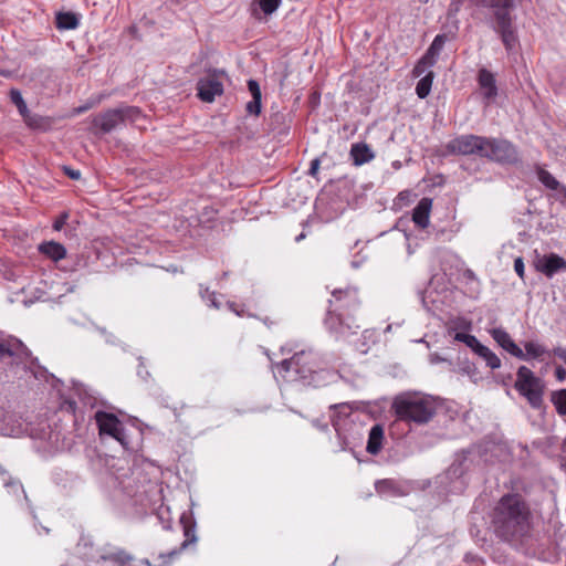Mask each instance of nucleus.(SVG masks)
<instances>
[{
    "instance_id": "51",
    "label": "nucleus",
    "mask_w": 566,
    "mask_h": 566,
    "mask_svg": "<svg viewBox=\"0 0 566 566\" xmlns=\"http://www.w3.org/2000/svg\"><path fill=\"white\" fill-rule=\"evenodd\" d=\"M305 238V234L304 233H301L300 235L296 237V241L300 242L302 239Z\"/></svg>"
},
{
    "instance_id": "35",
    "label": "nucleus",
    "mask_w": 566,
    "mask_h": 566,
    "mask_svg": "<svg viewBox=\"0 0 566 566\" xmlns=\"http://www.w3.org/2000/svg\"><path fill=\"white\" fill-rule=\"evenodd\" d=\"M261 97H252L250 102L245 105V111L250 115H260L261 113Z\"/></svg>"
},
{
    "instance_id": "52",
    "label": "nucleus",
    "mask_w": 566,
    "mask_h": 566,
    "mask_svg": "<svg viewBox=\"0 0 566 566\" xmlns=\"http://www.w3.org/2000/svg\"><path fill=\"white\" fill-rule=\"evenodd\" d=\"M391 327H392V325H391V324L387 325V327H386V329H385V333L391 332Z\"/></svg>"
},
{
    "instance_id": "33",
    "label": "nucleus",
    "mask_w": 566,
    "mask_h": 566,
    "mask_svg": "<svg viewBox=\"0 0 566 566\" xmlns=\"http://www.w3.org/2000/svg\"><path fill=\"white\" fill-rule=\"evenodd\" d=\"M118 111L122 114L123 123L125 120L135 122L140 116V111L135 106H123Z\"/></svg>"
},
{
    "instance_id": "23",
    "label": "nucleus",
    "mask_w": 566,
    "mask_h": 566,
    "mask_svg": "<svg viewBox=\"0 0 566 566\" xmlns=\"http://www.w3.org/2000/svg\"><path fill=\"white\" fill-rule=\"evenodd\" d=\"M99 559L104 562L111 560L118 564L119 566H125L133 559V557L124 549L118 548L113 552L102 554Z\"/></svg>"
},
{
    "instance_id": "12",
    "label": "nucleus",
    "mask_w": 566,
    "mask_h": 566,
    "mask_svg": "<svg viewBox=\"0 0 566 566\" xmlns=\"http://www.w3.org/2000/svg\"><path fill=\"white\" fill-rule=\"evenodd\" d=\"M444 43L446 35H437L431 45L429 46V49L427 50L426 54L419 60L413 71H426L427 69L434 66L438 56L444 46Z\"/></svg>"
},
{
    "instance_id": "31",
    "label": "nucleus",
    "mask_w": 566,
    "mask_h": 566,
    "mask_svg": "<svg viewBox=\"0 0 566 566\" xmlns=\"http://www.w3.org/2000/svg\"><path fill=\"white\" fill-rule=\"evenodd\" d=\"M176 552L171 551L167 554H160L157 559L151 563L149 559H143L142 563L146 566H171Z\"/></svg>"
},
{
    "instance_id": "5",
    "label": "nucleus",
    "mask_w": 566,
    "mask_h": 566,
    "mask_svg": "<svg viewBox=\"0 0 566 566\" xmlns=\"http://www.w3.org/2000/svg\"><path fill=\"white\" fill-rule=\"evenodd\" d=\"M514 388L532 408L539 409L543 406L544 382L528 367H518Z\"/></svg>"
},
{
    "instance_id": "26",
    "label": "nucleus",
    "mask_w": 566,
    "mask_h": 566,
    "mask_svg": "<svg viewBox=\"0 0 566 566\" xmlns=\"http://www.w3.org/2000/svg\"><path fill=\"white\" fill-rule=\"evenodd\" d=\"M476 355L482 358L491 369H497L501 367V359L489 347L482 345Z\"/></svg>"
},
{
    "instance_id": "42",
    "label": "nucleus",
    "mask_w": 566,
    "mask_h": 566,
    "mask_svg": "<svg viewBox=\"0 0 566 566\" xmlns=\"http://www.w3.org/2000/svg\"><path fill=\"white\" fill-rule=\"evenodd\" d=\"M555 377L558 381H564L566 379V368L557 366L555 368Z\"/></svg>"
},
{
    "instance_id": "40",
    "label": "nucleus",
    "mask_w": 566,
    "mask_h": 566,
    "mask_svg": "<svg viewBox=\"0 0 566 566\" xmlns=\"http://www.w3.org/2000/svg\"><path fill=\"white\" fill-rule=\"evenodd\" d=\"M319 159L318 158H315L311 161V166H310V169H308V175L312 176V177H315L318 172V169H319Z\"/></svg>"
},
{
    "instance_id": "20",
    "label": "nucleus",
    "mask_w": 566,
    "mask_h": 566,
    "mask_svg": "<svg viewBox=\"0 0 566 566\" xmlns=\"http://www.w3.org/2000/svg\"><path fill=\"white\" fill-rule=\"evenodd\" d=\"M41 253L57 262L65 258L66 249L61 243L55 241L44 242L39 247Z\"/></svg>"
},
{
    "instance_id": "56",
    "label": "nucleus",
    "mask_w": 566,
    "mask_h": 566,
    "mask_svg": "<svg viewBox=\"0 0 566 566\" xmlns=\"http://www.w3.org/2000/svg\"><path fill=\"white\" fill-rule=\"evenodd\" d=\"M86 109H87V107H81V108L77 109V113L84 112Z\"/></svg>"
},
{
    "instance_id": "18",
    "label": "nucleus",
    "mask_w": 566,
    "mask_h": 566,
    "mask_svg": "<svg viewBox=\"0 0 566 566\" xmlns=\"http://www.w3.org/2000/svg\"><path fill=\"white\" fill-rule=\"evenodd\" d=\"M382 440L384 428L380 424L373 426L368 434L366 451L370 454L379 453L382 448Z\"/></svg>"
},
{
    "instance_id": "1",
    "label": "nucleus",
    "mask_w": 566,
    "mask_h": 566,
    "mask_svg": "<svg viewBox=\"0 0 566 566\" xmlns=\"http://www.w3.org/2000/svg\"><path fill=\"white\" fill-rule=\"evenodd\" d=\"M531 510L522 495L509 493L496 503L492 514V525L497 537L511 542L527 534Z\"/></svg>"
},
{
    "instance_id": "6",
    "label": "nucleus",
    "mask_w": 566,
    "mask_h": 566,
    "mask_svg": "<svg viewBox=\"0 0 566 566\" xmlns=\"http://www.w3.org/2000/svg\"><path fill=\"white\" fill-rule=\"evenodd\" d=\"M484 142L482 158L509 165L518 161V151L509 140L484 137Z\"/></svg>"
},
{
    "instance_id": "47",
    "label": "nucleus",
    "mask_w": 566,
    "mask_h": 566,
    "mask_svg": "<svg viewBox=\"0 0 566 566\" xmlns=\"http://www.w3.org/2000/svg\"><path fill=\"white\" fill-rule=\"evenodd\" d=\"M228 306L231 311H233L237 315H242V313L237 308V305L235 303L233 302H228Z\"/></svg>"
},
{
    "instance_id": "19",
    "label": "nucleus",
    "mask_w": 566,
    "mask_h": 566,
    "mask_svg": "<svg viewBox=\"0 0 566 566\" xmlns=\"http://www.w3.org/2000/svg\"><path fill=\"white\" fill-rule=\"evenodd\" d=\"M350 156L356 166L364 165L374 158V153L367 144L357 143L352 146Z\"/></svg>"
},
{
    "instance_id": "54",
    "label": "nucleus",
    "mask_w": 566,
    "mask_h": 566,
    "mask_svg": "<svg viewBox=\"0 0 566 566\" xmlns=\"http://www.w3.org/2000/svg\"><path fill=\"white\" fill-rule=\"evenodd\" d=\"M138 374H139L143 378H145L142 374L148 375V371H145V370H140V369H139V370H138Z\"/></svg>"
},
{
    "instance_id": "21",
    "label": "nucleus",
    "mask_w": 566,
    "mask_h": 566,
    "mask_svg": "<svg viewBox=\"0 0 566 566\" xmlns=\"http://www.w3.org/2000/svg\"><path fill=\"white\" fill-rule=\"evenodd\" d=\"M179 525L182 526L184 535L186 537L185 541L182 542L181 546L179 547V549L180 548L185 549L190 544H195L197 542V536H196V533H195L196 524H195V522L190 523L188 521L187 516L185 514H182L179 517Z\"/></svg>"
},
{
    "instance_id": "9",
    "label": "nucleus",
    "mask_w": 566,
    "mask_h": 566,
    "mask_svg": "<svg viewBox=\"0 0 566 566\" xmlns=\"http://www.w3.org/2000/svg\"><path fill=\"white\" fill-rule=\"evenodd\" d=\"M484 136L462 135L447 144L448 153L452 155H476L482 157Z\"/></svg>"
},
{
    "instance_id": "30",
    "label": "nucleus",
    "mask_w": 566,
    "mask_h": 566,
    "mask_svg": "<svg viewBox=\"0 0 566 566\" xmlns=\"http://www.w3.org/2000/svg\"><path fill=\"white\" fill-rule=\"evenodd\" d=\"M281 4V0H254L253 11L255 12V6H258L264 14H272Z\"/></svg>"
},
{
    "instance_id": "49",
    "label": "nucleus",
    "mask_w": 566,
    "mask_h": 566,
    "mask_svg": "<svg viewBox=\"0 0 566 566\" xmlns=\"http://www.w3.org/2000/svg\"><path fill=\"white\" fill-rule=\"evenodd\" d=\"M563 202L566 203V188L562 187Z\"/></svg>"
},
{
    "instance_id": "4",
    "label": "nucleus",
    "mask_w": 566,
    "mask_h": 566,
    "mask_svg": "<svg viewBox=\"0 0 566 566\" xmlns=\"http://www.w3.org/2000/svg\"><path fill=\"white\" fill-rule=\"evenodd\" d=\"M392 409L397 418L418 426L428 423L437 412L434 400L420 394H403L394 399Z\"/></svg>"
},
{
    "instance_id": "43",
    "label": "nucleus",
    "mask_w": 566,
    "mask_h": 566,
    "mask_svg": "<svg viewBox=\"0 0 566 566\" xmlns=\"http://www.w3.org/2000/svg\"><path fill=\"white\" fill-rule=\"evenodd\" d=\"M66 219H67L66 213L61 216L57 220L54 221L53 229L56 231H60L63 228V226L65 224Z\"/></svg>"
},
{
    "instance_id": "27",
    "label": "nucleus",
    "mask_w": 566,
    "mask_h": 566,
    "mask_svg": "<svg viewBox=\"0 0 566 566\" xmlns=\"http://www.w3.org/2000/svg\"><path fill=\"white\" fill-rule=\"evenodd\" d=\"M432 83H433V73H427L423 77H421L418 81V83L416 85V94L418 95L419 98L423 99L430 94Z\"/></svg>"
},
{
    "instance_id": "29",
    "label": "nucleus",
    "mask_w": 566,
    "mask_h": 566,
    "mask_svg": "<svg viewBox=\"0 0 566 566\" xmlns=\"http://www.w3.org/2000/svg\"><path fill=\"white\" fill-rule=\"evenodd\" d=\"M552 402L560 416H566V389H560L552 394Z\"/></svg>"
},
{
    "instance_id": "32",
    "label": "nucleus",
    "mask_w": 566,
    "mask_h": 566,
    "mask_svg": "<svg viewBox=\"0 0 566 566\" xmlns=\"http://www.w3.org/2000/svg\"><path fill=\"white\" fill-rule=\"evenodd\" d=\"M157 517L165 530H172V517L169 506L160 505L157 511Z\"/></svg>"
},
{
    "instance_id": "39",
    "label": "nucleus",
    "mask_w": 566,
    "mask_h": 566,
    "mask_svg": "<svg viewBox=\"0 0 566 566\" xmlns=\"http://www.w3.org/2000/svg\"><path fill=\"white\" fill-rule=\"evenodd\" d=\"M552 354L566 364V347H562V346L554 347L552 350Z\"/></svg>"
},
{
    "instance_id": "34",
    "label": "nucleus",
    "mask_w": 566,
    "mask_h": 566,
    "mask_svg": "<svg viewBox=\"0 0 566 566\" xmlns=\"http://www.w3.org/2000/svg\"><path fill=\"white\" fill-rule=\"evenodd\" d=\"M200 295L201 297L208 302V304L214 308H220V303L218 302L217 300V296H216V293L214 292H211L209 291L208 287L206 289H200Z\"/></svg>"
},
{
    "instance_id": "55",
    "label": "nucleus",
    "mask_w": 566,
    "mask_h": 566,
    "mask_svg": "<svg viewBox=\"0 0 566 566\" xmlns=\"http://www.w3.org/2000/svg\"><path fill=\"white\" fill-rule=\"evenodd\" d=\"M138 374H139L143 378H145L142 374L148 375V371H145V370H140V369H139V370H138Z\"/></svg>"
},
{
    "instance_id": "15",
    "label": "nucleus",
    "mask_w": 566,
    "mask_h": 566,
    "mask_svg": "<svg viewBox=\"0 0 566 566\" xmlns=\"http://www.w3.org/2000/svg\"><path fill=\"white\" fill-rule=\"evenodd\" d=\"M122 114L118 108L108 109L107 112L94 117L93 125L104 134L112 132L119 124H122Z\"/></svg>"
},
{
    "instance_id": "45",
    "label": "nucleus",
    "mask_w": 566,
    "mask_h": 566,
    "mask_svg": "<svg viewBox=\"0 0 566 566\" xmlns=\"http://www.w3.org/2000/svg\"><path fill=\"white\" fill-rule=\"evenodd\" d=\"M391 484L389 480L378 481L376 483V489L378 492H381L384 488H387Z\"/></svg>"
},
{
    "instance_id": "57",
    "label": "nucleus",
    "mask_w": 566,
    "mask_h": 566,
    "mask_svg": "<svg viewBox=\"0 0 566 566\" xmlns=\"http://www.w3.org/2000/svg\"><path fill=\"white\" fill-rule=\"evenodd\" d=\"M228 276V272H223L222 279H226Z\"/></svg>"
},
{
    "instance_id": "8",
    "label": "nucleus",
    "mask_w": 566,
    "mask_h": 566,
    "mask_svg": "<svg viewBox=\"0 0 566 566\" xmlns=\"http://www.w3.org/2000/svg\"><path fill=\"white\" fill-rule=\"evenodd\" d=\"M279 366L284 373L293 370L298 378L306 379L319 368V361L312 350H302L292 358L282 360Z\"/></svg>"
},
{
    "instance_id": "41",
    "label": "nucleus",
    "mask_w": 566,
    "mask_h": 566,
    "mask_svg": "<svg viewBox=\"0 0 566 566\" xmlns=\"http://www.w3.org/2000/svg\"><path fill=\"white\" fill-rule=\"evenodd\" d=\"M64 172L73 180H78L81 178L80 170L72 169L70 167H64Z\"/></svg>"
},
{
    "instance_id": "2",
    "label": "nucleus",
    "mask_w": 566,
    "mask_h": 566,
    "mask_svg": "<svg viewBox=\"0 0 566 566\" xmlns=\"http://www.w3.org/2000/svg\"><path fill=\"white\" fill-rule=\"evenodd\" d=\"M332 295L325 318L327 329L338 338L356 334L360 328L356 316L360 307L357 290L354 287L335 290Z\"/></svg>"
},
{
    "instance_id": "36",
    "label": "nucleus",
    "mask_w": 566,
    "mask_h": 566,
    "mask_svg": "<svg viewBox=\"0 0 566 566\" xmlns=\"http://www.w3.org/2000/svg\"><path fill=\"white\" fill-rule=\"evenodd\" d=\"M248 88H249L252 97H262L260 85H259V83L256 81L249 80L248 81Z\"/></svg>"
},
{
    "instance_id": "24",
    "label": "nucleus",
    "mask_w": 566,
    "mask_h": 566,
    "mask_svg": "<svg viewBox=\"0 0 566 566\" xmlns=\"http://www.w3.org/2000/svg\"><path fill=\"white\" fill-rule=\"evenodd\" d=\"M78 25V19L73 12H59L56 14V27L63 30H72Z\"/></svg>"
},
{
    "instance_id": "17",
    "label": "nucleus",
    "mask_w": 566,
    "mask_h": 566,
    "mask_svg": "<svg viewBox=\"0 0 566 566\" xmlns=\"http://www.w3.org/2000/svg\"><path fill=\"white\" fill-rule=\"evenodd\" d=\"M479 85L484 98L490 103L497 96V85L493 73H479Z\"/></svg>"
},
{
    "instance_id": "7",
    "label": "nucleus",
    "mask_w": 566,
    "mask_h": 566,
    "mask_svg": "<svg viewBox=\"0 0 566 566\" xmlns=\"http://www.w3.org/2000/svg\"><path fill=\"white\" fill-rule=\"evenodd\" d=\"M29 348L18 338L0 342V366L12 367L33 363Z\"/></svg>"
},
{
    "instance_id": "28",
    "label": "nucleus",
    "mask_w": 566,
    "mask_h": 566,
    "mask_svg": "<svg viewBox=\"0 0 566 566\" xmlns=\"http://www.w3.org/2000/svg\"><path fill=\"white\" fill-rule=\"evenodd\" d=\"M537 178L548 189L557 190L559 188V182L556 178L544 168L537 169Z\"/></svg>"
},
{
    "instance_id": "53",
    "label": "nucleus",
    "mask_w": 566,
    "mask_h": 566,
    "mask_svg": "<svg viewBox=\"0 0 566 566\" xmlns=\"http://www.w3.org/2000/svg\"><path fill=\"white\" fill-rule=\"evenodd\" d=\"M138 374H139L143 378H145L142 374L148 375V371H145V370H140V369H139V370H138Z\"/></svg>"
},
{
    "instance_id": "10",
    "label": "nucleus",
    "mask_w": 566,
    "mask_h": 566,
    "mask_svg": "<svg viewBox=\"0 0 566 566\" xmlns=\"http://www.w3.org/2000/svg\"><path fill=\"white\" fill-rule=\"evenodd\" d=\"M216 75L217 73H209L208 76L198 81L197 96L201 102L212 103L217 96L223 94V84Z\"/></svg>"
},
{
    "instance_id": "14",
    "label": "nucleus",
    "mask_w": 566,
    "mask_h": 566,
    "mask_svg": "<svg viewBox=\"0 0 566 566\" xmlns=\"http://www.w3.org/2000/svg\"><path fill=\"white\" fill-rule=\"evenodd\" d=\"M536 269L547 277H552L559 271H566V260L555 253H551L537 261Z\"/></svg>"
},
{
    "instance_id": "38",
    "label": "nucleus",
    "mask_w": 566,
    "mask_h": 566,
    "mask_svg": "<svg viewBox=\"0 0 566 566\" xmlns=\"http://www.w3.org/2000/svg\"><path fill=\"white\" fill-rule=\"evenodd\" d=\"M465 345L472 349L473 353H478L479 348L482 347V344L478 340V338L474 335H470L468 340L465 342Z\"/></svg>"
},
{
    "instance_id": "25",
    "label": "nucleus",
    "mask_w": 566,
    "mask_h": 566,
    "mask_svg": "<svg viewBox=\"0 0 566 566\" xmlns=\"http://www.w3.org/2000/svg\"><path fill=\"white\" fill-rule=\"evenodd\" d=\"M526 360L528 358L542 359L544 355H551V353L539 343L526 342L524 344Z\"/></svg>"
},
{
    "instance_id": "50",
    "label": "nucleus",
    "mask_w": 566,
    "mask_h": 566,
    "mask_svg": "<svg viewBox=\"0 0 566 566\" xmlns=\"http://www.w3.org/2000/svg\"><path fill=\"white\" fill-rule=\"evenodd\" d=\"M340 439V450H346V443L345 441L339 437Z\"/></svg>"
},
{
    "instance_id": "44",
    "label": "nucleus",
    "mask_w": 566,
    "mask_h": 566,
    "mask_svg": "<svg viewBox=\"0 0 566 566\" xmlns=\"http://www.w3.org/2000/svg\"><path fill=\"white\" fill-rule=\"evenodd\" d=\"M470 334H465V333H455L454 336H453V339L457 340V342H461V343H464L468 340Z\"/></svg>"
},
{
    "instance_id": "16",
    "label": "nucleus",
    "mask_w": 566,
    "mask_h": 566,
    "mask_svg": "<svg viewBox=\"0 0 566 566\" xmlns=\"http://www.w3.org/2000/svg\"><path fill=\"white\" fill-rule=\"evenodd\" d=\"M431 205V199L422 198L412 211V220L421 229L427 228L429 224Z\"/></svg>"
},
{
    "instance_id": "48",
    "label": "nucleus",
    "mask_w": 566,
    "mask_h": 566,
    "mask_svg": "<svg viewBox=\"0 0 566 566\" xmlns=\"http://www.w3.org/2000/svg\"><path fill=\"white\" fill-rule=\"evenodd\" d=\"M120 484L123 485V489L127 492V494L135 495V493L130 490L129 484H125L124 482H120Z\"/></svg>"
},
{
    "instance_id": "46",
    "label": "nucleus",
    "mask_w": 566,
    "mask_h": 566,
    "mask_svg": "<svg viewBox=\"0 0 566 566\" xmlns=\"http://www.w3.org/2000/svg\"><path fill=\"white\" fill-rule=\"evenodd\" d=\"M429 360L431 364H438L444 361V358L440 357L437 353L430 354Z\"/></svg>"
},
{
    "instance_id": "11",
    "label": "nucleus",
    "mask_w": 566,
    "mask_h": 566,
    "mask_svg": "<svg viewBox=\"0 0 566 566\" xmlns=\"http://www.w3.org/2000/svg\"><path fill=\"white\" fill-rule=\"evenodd\" d=\"M95 419L101 434H108L123 442L124 428L115 415L105 411H97Z\"/></svg>"
},
{
    "instance_id": "37",
    "label": "nucleus",
    "mask_w": 566,
    "mask_h": 566,
    "mask_svg": "<svg viewBox=\"0 0 566 566\" xmlns=\"http://www.w3.org/2000/svg\"><path fill=\"white\" fill-rule=\"evenodd\" d=\"M514 270L516 272V274L522 279L524 280V275H525V266H524V261L522 258H516L514 260Z\"/></svg>"
},
{
    "instance_id": "3",
    "label": "nucleus",
    "mask_w": 566,
    "mask_h": 566,
    "mask_svg": "<svg viewBox=\"0 0 566 566\" xmlns=\"http://www.w3.org/2000/svg\"><path fill=\"white\" fill-rule=\"evenodd\" d=\"M475 13L483 14L485 23L500 36L507 50H513L517 36L513 27L512 11L523 0H470Z\"/></svg>"
},
{
    "instance_id": "22",
    "label": "nucleus",
    "mask_w": 566,
    "mask_h": 566,
    "mask_svg": "<svg viewBox=\"0 0 566 566\" xmlns=\"http://www.w3.org/2000/svg\"><path fill=\"white\" fill-rule=\"evenodd\" d=\"M11 102L17 106L20 115L24 118L28 125H32L31 116L28 106L21 95V92L17 88L10 91Z\"/></svg>"
},
{
    "instance_id": "13",
    "label": "nucleus",
    "mask_w": 566,
    "mask_h": 566,
    "mask_svg": "<svg viewBox=\"0 0 566 566\" xmlns=\"http://www.w3.org/2000/svg\"><path fill=\"white\" fill-rule=\"evenodd\" d=\"M491 335L493 339L512 356L522 360H526V355L524 354V350H522L515 344V342L512 339V337L506 331H504L503 328H494L492 329Z\"/></svg>"
}]
</instances>
